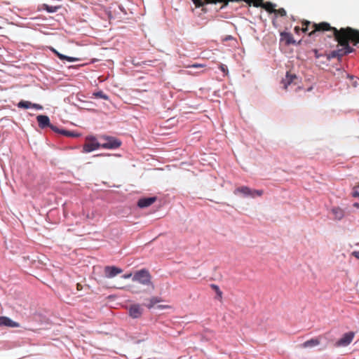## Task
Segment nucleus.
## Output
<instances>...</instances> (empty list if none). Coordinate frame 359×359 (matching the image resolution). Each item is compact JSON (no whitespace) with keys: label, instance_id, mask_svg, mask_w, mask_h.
Instances as JSON below:
<instances>
[{"label":"nucleus","instance_id":"aec40b11","mask_svg":"<svg viewBox=\"0 0 359 359\" xmlns=\"http://www.w3.org/2000/svg\"><path fill=\"white\" fill-rule=\"evenodd\" d=\"M311 22H309V21H307V20H304L302 22V31L304 33L307 32L310 29H312L311 28Z\"/></svg>","mask_w":359,"mask_h":359},{"label":"nucleus","instance_id":"7ed1b4c3","mask_svg":"<svg viewBox=\"0 0 359 359\" xmlns=\"http://www.w3.org/2000/svg\"><path fill=\"white\" fill-rule=\"evenodd\" d=\"M151 275L148 271L142 269L137 271L133 278V281H137L142 285H152Z\"/></svg>","mask_w":359,"mask_h":359},{"label":"nucleus","instance_id":"cd10ccee","mask_svg":"<svg viewBox=\"0 0 359 359\" xmlns=\"http://www.w3.org/2000/svg\"><path fill=\"white\" fill-rule=\"evenodd\" d=\"M55 53L57 55V57L61 59V60H65V57H66V55H64L61 53H59L58 52H57L56 50H54Z\"/></svg>","mask_w":359,"mask_h":359},{"label":"nucleus","instance_id":"58836bf2","mask_svg":"<svg viewBox=\"0 0 359 359\" xmlns=\"http://www.w3.org/2000/svg\"><path fill=\"white\" fill-rule=\"evenodd\" d=\"M353 206L355 208H359V203H353Z\"/></svg>","mask_w":359,"mask_h":359},{"label":"nucleus","instance_id":"ddd939ff","mask_svg":"<svg viewBox=\"0 0 359 359\" xmlns=\"http://www.w3.org/2000/svg\"><path fill=\"white\" fill-rule=\"evenodd\" d=\"M36 120L39 123V126L41 128H45L46 127H49L50 126V119L48 116L46 115H39L36 117Z\"/></svg>","mask_w":359,"mask_h":359},{"label":"nucleus","instance_id":"2eb2a0df","mask_svg":"<svg viewBox=\"0 0 359 359\" xmlns=\"http://www.w3.org/2000/svg\"><path fill=\"white\" fill-rule=\"evenodd\" d=\"M297 79L295 74H292L290 73H287L285 78L282 80V83L283 84V88L285 90L287 89L289 85H290L294 79Z\"/></svg>","mask_w":359,"mask_h":359},{"label":"nucleus","instance_id":"7c9ffc66","mask_svg":"<svg viewBox=\"0 0 359 359\" xmlns=\"http://www.w3.org/2000/svg\"><path fill=\"white\" fill-rule=\"evenodd\" d=\"M49 127H50V128L53 131L57 132V133H60V132L61 131V130H59L56 126H53V125H51V124H50V126Z\"/></svg>","mask_w":359,"mask_h":359},{"label":"nucleus","instance_id":"4be33fe9","mask_svg":"<svg viewBox=\"0 0 359 359\" xmlns=\"http://www.w3.org/2000/svg\"><path fill=\"white\" fill-rule=\"evenodd\" d=\"M211 288L213 289L217 293L218 299H221L222 298V292L220 290L219 286L215 284H212L210 285Z\"/></svg>","mask_w":359,"mask_h":359},{"label":"nucleus","instance_id":"f257e3e1","mask_svg":"<svg viewBox=\"0 0 359 359\" xmlns=\"http://www.w3.org/2000/svg\"><path fill=\"white\" fill-rule=\"evenodd\" d=\"M355 29L351 27L341 28L340 29H334V36L341 48L334 50L330 54L331 57L340 58L348 53L354 51V49L349 46V41L356 45L359 43L357 40L358 37H355Z\"/></svg>","mask_w":359,"mask_h":359},{"label":"nucleus","instance_id":"4468645a","mask_svg":"<svg viewBox=\"0 0 359 359\" xmlns=\"http://www.w3.org/2000/svg\"><path fill=\"white\" fill-rule=\"evenodd\" d=\"M238 193L243 194V195H245L246 196H251L252 198L255 197V195L253 194L252 189H251L249 187H245V186L238 187L234 191L235 194H237Z\"/></svg>","mask_w":359,"mask_h":359},{"label":"nucleus","instance_id":"f8f14e48","mask_svg":"<svg viewBox=\"0 0 359 359\" xmlns=\"http://www.w3.org/2000/svg\"><path fill=\"white\" fill-rule=\"evenodd\" d=\"M280 40L284 41L285 45L295 44L296 41L294 39L292 34L286 32L280 33Z\"/></svg>","mask_w":359,"mask_h":359},{"label":"nucleus","instance_id":"c85d7f7f","mask_svg":"<svg viewBox=\"0 0 359 359\" xmlns=\"http://www.w3.org/2000/svg\"><path fill=\"white\" fill-rule=\"evenodd\" d=\"M65 60H67L69 62H74V61H77L78 60L77 58L72 57H68V56H66Z\"/></svg>","mask_w":359,"mask_h":359},{"label":"nucleus","instance_id":"0eeeda50","mask_svg":"<svg viewBox=\"0 0 359 359\" xmlns=\"http://www.w3.org/2000/svg\"><path fill=\"white\" fill-rule=\"evenodd\" d=\"M354 337L355 333L353 332H346L336 342L335 346L337 347L347 346L351 343Z\"/></svg>","mask_w":359,"mask_h":359},{"label":"nucleus","instance_id":"ea45409f","mask_svg":"<svg viewBox=\"0 0 359 359\" xmlns=\"http://www.w3.org/2000/svg\"><path fill=\"white\" fill-rule=\"evenodd\" d=\"M314 52H315L316 57H319V55H318V50H314Z\"/></svg>","mask_w":359,"mask_h":359},{"label":"nucleus","instance_id":"2f4dec72","mask_svg":"<svg viewBox=\"0 0 359 359\" xmlns=\"http://www.w3.org/2000/svg\"><path fill=\"white\" fill-rule=\"evenodd\" d=\"M352 196L353 197H359V192L357 190L353 189V191L352 193Z\"/></svg>","mask_w":359,"mask_h":359},{"label":"nucleus","instance_id":"39448f33","mask_svg":"<svg viewBox=\"0 0 359 359\" xmlns=\"http://www.w3.org/2000/svg\"><path fill=\"white\" fill-rule=\"evenodd\" d=\"M312 30L309 33V36H311L314 35L318 32H325V31H332L334 32V29L335 27H332L328 22H322L318 24L313 23L311 25Z\"/></svg>","mask_w":359,"mask_h":359},{"label":"nucleus","instance_id":"20e7f679","mask_svg":"<svg viewBox=\"0 0 359 359\" xmlns=\"http://www.w3.org/2000/svg\"><path fill=\"white\" fill-rule=\"evenodd\" d=\"M101 145L102 144L97 142L95 137L88 136L86 138V142L83 146V152H91L101 147Z\"/></svg>","mask_w":359,"mask_h":359},{"label":"nucleus","instance_id":"412c9836","mask_svg":"<svg viewBox=\"0 0 359 359\" xmlns=\"http://www.w3.org/2000/svg\"><path fill=\"white\" fill-rule=\"evenodd\" d=\"M32 103L29 101L21 100L18 104L19 108L29 109L32 107Z\"/></svg>","mask_w":359,"mask_h":359},{"label":"nucleus","instance_id":"6e6552de","mask_svg":"<svg viewBox=\"0 0 359 359\" xmlns=\"http://www.w3.org/2000/svg\"><path fill=\"white\" fill-rule=\"evenodd\" d=\"M123 270L115 266H107L104 269V273L106 278H112L121 273Z\"/></svg>","mask_w":359,"mask_h":359},{"label":"nucleus","instance_id":"dca6fc26","mask_svg":"<svg viewBox=\"0 0 359 359\" xmlns=\"http://www.w3.org/2000/svg\"><path fill=\"white\" fill-rule=\"evenodd\" d=\"M320 343V341L318 338H313L311 339H309L305 342H304L302 344V347L303 348H308V347H313L319 345Z\"/></svg>","mask_w":359,"mask_h":359},{"label":"nucleus","instance_id":"5701e85b","mask_svg":"<svg viewBox=\"0 0 359 359\" xmlns=\"http://www.w3.org/2000/svg\"><path fill=\"white\" fill-rule=\"evenodd\" d=\"M93 95L96 97L102 98L105 100H107L109 98L108 96L106 94H104L102 91H98V92L94 93Z\"/></svg>","mask_w":359,"mask_h":359},{"label":"nucleus","instance_id":"6ab92c4d","mask_svg":"<svg viewBox=\"0 0 359 359\" xmlns=\"http://www.w3.org/2000/svg\"><path fill=\"white\" fill-rule=\"evenodd\" d=\"M60 6H49L48 4H43L42 5L43 9L46 10L48 13H55L57 12Z\"/></svg>","mask_w":359,"mask_h":359},{"label":"nucleus","instance_id":"f704fd0d","mask_svg":"<svg viewBox=\"0 0 359 359\" xmlns=\"http://www.w3.org/2000/svg\"><path fill=\"white\" fill-rule=\"evenodd\" d=\"M355 37H358L357 40L359 41V30L355 29Z\"/></svg>","mask_w":359,"mask_h":359},{"label":"nucleus","instance_id":"f3484780","mask_svg":"<svg viewBox=\"0 0 359 359\" xmlns=\"http://www.w3.org/2000/svg\"><path fill=\"white\" fill-rule=\"evenodd\" d=\"M332 212L334 217V219L340 220L344 217V211L340 208H334L332 210Z\"/></svg>","mask_w":359,"mask_h":359},{"label":"nucleus","instance_id":"b1692460","mask_svg":"<svg viewBox=\"0 0 359 359\" xmlns=\"http://www.w3.org/2000/svg\"><path fill=\"white\" fill-rule=\"evenodd\" d=\"M273 13L278 15L280 16H282V17L285 16L287 14L285 10L283 8H279V9H275V11Z\"/></svg>","mask_w":359,"mask_h":359},{"label":"nucleus","instance_id":"9d476101","mask_svg":"<svg viewBox=\"0 0 359 359\" xmlns=\"http://www.w3.org/2000/svg\"><path fill=\"white\" fill-rule=\"evenodd\" d=\"M156 200L157 198L155 196L149 198H142L138 200L137 206L140 208H147L151 205L154 203H155Z\"/></svg>","mask_w":359,"mask_h":359},{"label":"nucleus","instance_id":"473e14b6","mask_svg":"<svg viewBox=\"0 0 359 359\" xmlns=\"http://www.w3.org/2000/svg\"><path fill=\"white\" fill-rule=\"evenodd\" d=\"M352 255L359 259V251H354L352 252Z\"/></svg>","mask_w":359,"mask_h":359},{"label":"nucleus","instance_id":"a878e982","mask_svg":"<svg viewBox=\"0 0 359 359\" xmlns=\"http://www.w3.org/2000/svg\"><path fill=\"white\" fill-rule=\"evenodd\" d=\"M253 194L255 196H261L264 191L262 190H252Z\"/></svg>","mask_w":359,"mask_h":359},{"label":"nucleus","instance_id":"c756f323","mask_svg":"<svg viewBox=\"0 0 359 359\" xmlns=\"http://www.w3.org/2000/svg\"><path fill=\"white\" fill-rule=\"evenodd\" d=\"M32 107L36 109H41L43 108L42 106L39 104H32Z\"/></svg>","mask_w":359,"mask_h":359},{"label":"nucleus","instance_id":"423d86ee","mask_svg":"<svg viewBox=\"0 0 359 359\" xmlns=\"http://www.w3.org/2000/svg\"><path fill=\"white\" fill-rule=\"evenodd\" d=\"M105 142L101 144V147L103 149H117L121 145V142L118 139L110 137V136H104L102 137Z\"/></svg>","mask_w":359,"mask_h":359},{"label":"nucleus","instance_id":"f03ea898","mask_svg":"<svg viewBox=\"0 0 359 359\" xmlns=\"http://www.w3.org/2000/svg\"><path fill=\"white\" fill-rule=\"evenodd\" d=\"M196 7L203 6L205 4H214L217 3L223 4L222 8L226 6L229 2H239L244 1L249 6L253 5L255 7H261L265 9L270 13H273L275 11L276 4L270 1L263 2V0H192Z\"/></svg>","mask_w":359,"mask_h":359},{"label":"nucleus","instance_id":"bb28decb","mask_svg":"<svg viewBox=\"0 0 359 359\" xmlns=\"http://www.w3.org/2000/svg\"><path fill=\"white\" fill-rule=\"evenodd\" d=\"M219 69H221L222 72H223L224 73H227L228 72V69H227V67L226 65L222 64L219 65Z\"/></svg>","mask_w":359,"mask_h":359},{"label":"nucleus","instance_id":"e433bc0d","mask_svg":"<svg viewBox=\"0 0 359 359\" xmlns=\"http://www.w3.org/2000/svg\"><path fill=\"white\" fill-rule=\"evenodd\" d=\"M82 287H82V285H81V284H80V283H77V285H76V288H77V290H82Z\"/></svg>","mask_w":359,"mask_h":359},{"label":"nucleus","instance_id":"1a4fd4ad","mask_svg":"<svg viewBox=\"0 0 359 359\" xmlns=\"http://www.w3.org/2000/svg\"><path fill=\"white\" fill-rule=\"evenodd\" d=\"M129 316L133 318H139L142 316L143 309L140 304H133L128 309Z\"/></svg>","mask_w":359,"mask_h":359},{"label":"nucleus","instance_id":"9b49d317","mask_svg":"<svg viewBox=\"0 0 359 359\" xmlns=\"http://www.w3.org/2000/svg\"><path fill=\"white\" fill-rule=\"evenodd\" d=\"M0 325L10 327H18L20 324L17 322L12 320L11 318L6 316L0 317Z\"/></svg>","mask_w":359,"mask_h":359},{"label":"nucleus","instance_id":"393cba45","mask_svg":"<svg viewBox=\"0 0 359 359\" xmlns=\"http://www.w3.org/2000/svg\"><path fill=\"white\" fill-rule=\"evenodd\" d=\"M60 133H61L67 137H78L79 136V135H75L72 132H70L68 130H61L60 132Z\"/></svg>","mask_w":359,"mask_h":359},{"label":"nucleus","instance_id":"a19ab883","mask_svg":"<svg viewBox=\"0 0 359 359\" xmlns=\"http://www.w3.org/2000/svg\"><path fill=\"white\" fill-rule=\"evenodd\" d=\"M359 187V184L354 187L353 189H355L356 188Z\"/></svg>","mask_w":359,"mask_h":359},{"label":"nucleus","instance_id":"72a5a7b5","mask_svg":"<svg viewBox=\"0 0 359 359\" xmlns=\"http://www.w3.org/2000/svg\"><path fill=\"white\" fill-rule=\"evenodd\" d=\"M190 67H194V68H198V67H204V65H201V64H194Z\"/></svg>","mask_w":359,"mask_h":359},{"label":"nucleus","instance_id":"c9c22d12","mask_svg":"<svg viewBox=\"0 0 359 359\" xmlns=\"http://www.w3.org/2000/svg\"><path fill=\"white\" fill-rule=\"evenodd\" d=\"M131 276H132V274H131V273H129V274H125V275H123V278H125V279H126V278H130V277H131Z\"/></svg>","mask_w":359,"mask_h":359},{"label":"nucleus","instance_id":"4c0bfd02","mask_svg":"<svg viewBox=\"0 0 359 359\" xmlns=\"http://www.w3.org/2000/svg\"><path fill=\"white\" fill-rule=\"evenodd\" d=\"M302 29H300L299 27H294V32L298 34L299 32V31L301 30Z\"/></svg>","mask_w":359,"mask_h":359},{"label":"nucleus","instance_id":"a211bd4d","mask_svg":"<svg viewBox=\"0 0 359 359\" xmlns=\"http://www.w3.org/2000/svg\"><path fill=\"white\" fill-rule=\"evenodd\" d=\"M148 303L145 306L148 309H151L155 304L161 302V299L157 297H153L148 300Z\"/></svg>","mask_w":359,"mask_h":359}]
</instances>
